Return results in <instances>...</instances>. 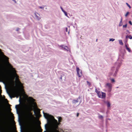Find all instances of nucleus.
I'll use <instances>...</instances> for the list:
<instances>
[{
  "label": "nucleus",
  "mask_w": 132,
  "mask_h": 132,
  "mask_svg": "<svg viewBox=\"0 0 132 132\" xmlns=\"http://www.w3.org/2000/svg\"><path fill=\"white\" fill-rule=\"evenodd\" d=\"M0 60L5 64L11 77L9 80V91L10 93L18 98L20 96L19 101L21 99V93H23V84L19 80V77L16 73L15 69L9 62V58L5 55L0 49Z\"/></svg>",
  "instance_id": "1"
},
{
  "label": "nucleus",
  "mask_w": 132,
  "mask_h": 132,
  "mask_svg": "<svg viewBox=\"0 0 132 132\" xmlns=\"http://www.w3.org/2000/svg\"><path fill=\"white\" fill-rule=\"evenodd\" d=\"M23 97L25 100V102L27 104L26 109L29 112V114L32 118L34 117L30 111L33 110L35 114H38L39 110L37 108L35 100L31 97H28L27 95L24 94Z\"/></svg>",
  "instance_id": "2"
},
{
  "label": "nucleus",
  "mask_w": 132,
  "mask_h": 132,
  "mask_svg": "<svg viewBox=\"0 0 132 132\" xmlns=\"http://www.w3.org/2000/svg\"><path fill=\"white\" fill-rule=\"evenodd\" d=\"M43 114L47 122V124L45 125V128L46 129V126L48 125L54 129H56L59 124L57 120L54 118L53 116L43 112Z\"/></svg>",
  "instance_id": "3"
},
{
  "label": "nucleus",
  "mask_w": 132,
  "mask_h": 132,
  "mask_svg": "<svg viewBox=\"0 0 132 132\" xmlns=\"http://www.w3.org/2000/svg\"><path fill=\"white\" fill-rule=\"evenodd\" d=\"M31 16L32 18L36 20H40L41 18L40 14L38 12H35L32 14Z\"/></svg>",
  "instance_id": "4"
},
{
  "label": "nucleus",
  "mask_w": 132,
  "mask_h": 132,
  "mask_svg": "<svg viewBox=\"0 0 132 132\" xmlns=\"http://www.w3.org/2000/svg\"><path fill=\"white\" fill-rule=\"evenodd\" d=\"M95 91L97 94L99 98L101 99H104L106 97V94L105 93L98 91L97 89H95Z\"/></svg>",
  "instance_id": "5"
},
{
  "label": "nucleus",
  "mask_w": 132,
  "mask_h": 132,
  "mask_svg": "<svg viewBox=\"0 0 132 132\" xmlns=\"http://www.w3.org/2000/svg\"><path fill=\"white\" fill-rule=\"evenodd\" d=\"M60 47L62 48L64 50L67 52H71L70 49L69 47L65 46V45H61Z\"/></svg>",
  "instance_id": "6"
},
{
  "label": "nucleus",
  "mask_w": 132,
  "mask_h": 132,
  "mask_svg": "<svg viewBox=\"0 0 132 132\" xmlns=\"http://www.w3.org/2000/svg\"><path fill=\"white\" fill-rule=\"evenodd\" d=\"M76 71L77 74L79 77H81L82 75V72L81 70L78 67H77L76 68Z\"/></svg>",
  "instance_id": "7"
},
{
  "label": "nucleus",
  "mask_w": 132,
  "mask_h": 132,
  "mask_svg": "<svg viewBox=\"0 0 132 132\" xmlns=\"http://www.w3.org/2000/svg\"><path fill=\"white\" fill-rule=\"evenodd\" d=\"M105 87L108 88L110 91L112 87V84L109 83H107L105 85Z\"/></svg>",
  "instance_id": "8"
},
{
  "label": "nucleus",
  "mask_w": 132,
  "mask_h": 132,
  "mask_svg": "<svg viewBox=\"0 0 132 132\" xmlns=\"http://www.w3.org/2000/svg\"><path fill=\"white\" fill-rule=\"evenodd\" d=\"M4 77V73L0 70V78L3 79Z\"/></svg>",
  "instance_id": "9"
},
{
  "label": "nucleus",
  "mask_w": 132,
  "mask_h": 132,
  "mask_svg": "<svg viewBox=\"0 0 132 132\" xmlns=\"http://www.w3.org/2000/svg\"><path fill=\"white\" fill-rule=\"evenodd\" d=\"M15 108L16 109L17 111L18 110L20 109L21 108V106L19 105H16L15 106Z\"/></svg>",
  "instance_id": "10"
},
{
  "label": "nucleus",
  "mask_w": 132,
  "mask_h": 132,
  "mask_svg": "<svg viewBox=\"0 0 132 132\" xmlns=\"http://www.w3.org/2000/svg\"><path fill=\"white\" fill-rule=\"evenodd\" d=\"M61 11L65 14V15L67 17H68V16L67 13L65 11H64L62 7H61Z\"/></svg>",
  "instance_id": "11"
},
{
  "label": "nucleus",
  "mask_w": 132,
  "mask_h": 132,
  "mask_svg": "<svg viewBox=\"0 0 132 132\" xmlns=\"http://www.w3.org/2000/svg\"><path fill=\"white\" fill-rule=\"evenodd\" d=\"M118 41L119 43V44L120 45H123V43L122 41L120 39L118 40Z\"/></svg>",
  "instance_id": "12"
},
{
  "label": "nucleus",
  "mask_w": 132,
  "mask_h": 132,
  "mask_svg": "<svg viewBox=\"0 0 132 132\" xmlns=\"http://www.w3.org/2000/svg\"><path fill=\"white\" fill-rule=\"evenodd\" d=\"M98 118L100 119H102L103 118V117L102 115L99 114L98 115Z\"/></svg>",
  "instance_id": "13"
},
{
  "label": "nucleus",
  "mask_w": 132,
  "mask_h": 132,
  "mask_svg": "<svg viewBox=\"0 0 132 132\" xmlns=\"http://www.w3.org/2000/svg\"><path fill=\"white\" fill-rule=\"evenodd\" d=\"M122 19H121V21H120V22L119 26H122Z\"/></svg>",
  "instance_id": "14"
},
{
  "label": "nucleus",
  "mask_w": 132,
  "mask_h": 132,
  "mask_svg": "<svg viewBox=\"0 0 132 132\" xmlns=\"http://www.w3.org/2000/svg\"><path fill=\"white\" fill-rule=\"evenodd\" d=\"M107 105L108 107L109 108L110 107L111 104L109 102H108L107 104Z\"/></svg>",
  "instance_id": "15"
},
{
  "label": "nucleus",
  "mask_w": 132,
  "mask_h": 132,
  "mask_svg": "<svg viewBox=\"0 0 132 132\" xmlns=\"http://www.w3.org/2000/svg\"><path fill=\"white\" fill-rule=\"evenodd\" d=\"M115 40V39L113 38H110L109 39V41H112L113 42Z\"/></svg>",
  "instance_id": "16"
},
{
  "label": "nucleus",
  "mask_w": 132,
  "mask_h": 132,
  "mask_svg": "<svg viewBox=\"0 0 132 132\" xmlns=\"http://www.w3.org/2000/svg\"><path fill=\"white\" fill-rule=\"evenodd\" d=\"M129 12H127L125 14V16L127 17L129 14Z\"/></svg>",
  "instance_id": "17"
},
{
  "label": "nucleus",
  "mask_w": 132,
  "mask_h": 132,
  "mask_svg": "<svg viewBox=\"0 0 132 132\" xmlns=\"http://www.w3.org/2000/svg\"><path fill=\"white\" fill-rule=\"evenodd\" d=\"M126 49L129 52H131V50L128 47Z\"/></svg>",
  "instance_id": "18"
},
{
  "label": "nucleus",
  "mask_w": 132,
  "mask_h": 132,
  "mask_svg": "<svg viewBox=\"0 0 132 132\" xmlns=\"http://www.w3.org/2000/svg\"><path fill=\"white\" fill-rule=\"evenodd\" d=\"M127 26V24H126L125 25H123V28H126Z\"/></svg>",
  "instance_id": "19"
},
{
  "label": "nucleus",
  "mask_w": 132,
  "mask_h": 132,
  "mask_svg": "<svg viewBox=\"0 0 132 132\" xmlns=\"http://www.w3.org/2000/svg\"><path fill=\"white\" fill-rule=\"evenodd\" d=\"M126 4L127 5V6L129 7V9H130L131 8V7L130 5L129 4L127 3H126Z\"/></svg>",
  "instance_id": "20"
},
{
  "label": "nucleus",
  "mask_w": 132,
  "mask_h": 132,
  "mask_svg": "<svg viewBox=\"0 0 132 132\" xmlns=\"http://www.w3.org/2000/svg\"><path fill=\"white\" fill-rule=\"evenodd\" d=\"M128 38L131 39H132V36L131 35H129L128 36Z\"/></svg>",
  "instance_id": "21"
},
{
  "label": "nucleus",
  "mask_w": 132,
  "mask_h": 132,
  "mask_svg": "<svg viewBox=\"0 0 132 132\" xmlns=\"http://www.w3.org/2000/svg\"><path fill=\"white\" fill-rule=\"evenodd\" d=\"M61 117H59L58 119V120L59 122H60L61 121Z\"/></svg>",
  "instance_id": "22"
},
{
  "label": "nucleus",
  "mask_w": 132,
  "mask_h": 132,
  "mask_svg": "<svg viewBox=\"0 0 132 132\" xmlns=\"http://www.w3.org/2000/svg\"><path fill=\"white\" fill-rule=\"evenodd\" d=\"M12 1H13L15 3H16L17 2L16 0H11Z\"/></svg>",
  "instance_id": "23"
},
{
  "label": "nucleus",
  "mask_w": 132,
  "mask_h": 132,
  "mask_svg": "<svg viewBox=\"0 0 132 132\" xmlns=\"http://www.w3.org/2000/svg\"><path fill=\"white\" fill-rule=\"evenodd\" d=\"M111 80L113 82H114L115 81V80L114 79H111Z\"/></svg>",
  "instance_id": "24"
},
{
  "label": "nucleus",
  "mask_w": 132,
  "mask_h": 132,
  "mask_svg": "<svg viewBox=\"0 0 132 132\" xmlns=\"http://www.w3.org/2000/svg\"><path fill=\"white\" fill-rule=\"evenodd\" d=\"M129 23L131 25H132V22H131V21H129Z\"/></svg>",
  "instance_id": "25"
},
{
  "label": "nucleus",
  "mask_w": 132,
  "mask_h": 132,
  "mask_svg": "<svg viewBox=\"0 0 132 132\" xmlns=\"http://www.w3.org/2000/svg\"><path fill=\"white\" fill-rule=\"evenodd\" d=\"M66 31L67 32H68V28H66Z\"/></svg>",
  "instance_id": "26"
},
{
  "label": "nucleus",
  "mask_w": 132,
  "mask_h": 132,
  "mask_svg": "<svg viewBox=\"0 0 132 132\" xmlns=\"http://www.w3.org/2000/svg\"><path fill=\"white\" fill-rule=\"evenodd\" d=\"M125 47H126V48H127L128 47V46H127V45H125Z\"/></svg>",
  "instance_id": "27"
},
{
  "label": "nucleus",
  "mask_w": 132,
  "mask_h": 132,
  "mask_svg": "<svg viewBox=\"0 0 132 132\" xmlns=\"http://www.w3.org/2000/svg\"><path fill=\"white\" fill-rule=\"evenodd\" d=\"M73 101L75 102H78V101L77 100H74Z\"/></svg>",
  "instance_id": "28"
},
{
  "label": "nucleus",
  "mask_w": 132,
  "mask_h": 132,
  "mask_svg": "<svg viewBox=\"0 0 132 132\" xmlns=\"http://www.w3.org/2000/svg\"><path fill=\"white\" fill-rule=\"evenodd\" d=\"M87 83L88 84V85H90V83H89V82H88V81H87Z\"/></svg>",
  "instance_id": "29"
},
{
  "label": "nucleus",
  "mask_w": 132,
  "mask_h": 132,
  "mask_svg": "<svg viewBox=\"0 0 132 132\" xmlns=\"http://www.w3.org/2000/svg\"><path fill=\"white\" fill-rule=\"evenodd\" d=\"M4 98H3V99H4ZM5 99V100H6V99Z\"/></svg>",
  "instance_id": "30"
},
{
  "label": "nucleus",
  "mask_w": 132,
  "mask_h": 132,
  "mask_svg": "<svg viewBox=\"0 0 132 132\" xmlns=\"http://www.w3.org/2000/svg\"><path fill=\"white\" fill-rule=\"evenodd\" d=\"M69 31H68V34H69Z\"/></svg>",
  "instance_id": "31"
},
{
  "label": "nucleus",
  "mask_w": 132,
  "mask_h": 132,
  "mask_svg": "<svg viewBox=\"0 0 132 132\" xmlns=\"http://www.w3.org/2000/svg\"><path fill=\"white\" fill-rule=\"evenodd\" d=\"M40 8H41V9H42V7H40Z\"/></svg>",
  "instance_id": "32"
}]
</instances>
